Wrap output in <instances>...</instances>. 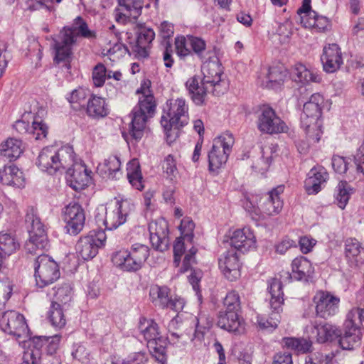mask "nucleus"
Instances as JSON below:
<instances>
[{
	"mask_svg": "<svg viewBox=\"0 0 364 364\" xmlns=\"http://www.w3.org/2000/svg\"><path fill=\"white\" fill-rule=\"evenodd\" d=\"M19 247L20 245L14 235L0 232V250L5 255H12Z\"/></svg>",
	"mask_w": 364,
	"mask_h": 364,
	"instance_id": "37998d69",
	"label": "nucleus"
},
{
	"mask_svg": "<svg viewBox=\"0 0 364 364\" xmlns=\"http://www.w3.org/2000/svg\"><path fill=\"white\" fill-rule=\"evenodd\" d=\"M328 178V173L322 168H313L308 173L304 187L308 194H316L321 190V186Z\"/></svg>",
	"mask_w": 364,
	"mask_h": 364,
	"instance_id": "cd10ccee",
	"label": "nucleus"
},
{
	"mask_svg": "<svg viewBox=\"0 0 364 364\" xmlns=\"http://www.w3.org/2000/svg\"><path fill=\"white\" fill-rule=\"evenodd\" d=\"M67 174L70 176L69 181L73 189L78 191L87 187L92 181V171L88 170L86 166L81 162L75 161L74 156V164L70 166V169H65Z\"/></svg>",
	"mask_w": 364,
	"mask_h": 364,
	"instance_id": "4be33fe9",
	"label": "nucleus"
},
{
	"mask_svg": "<svg viewBox=\"0 0 364 364\" xmlns=\"http://www.w3.org/2000/svg\"><path fill=\"white\" fill-rule=\"evenodd\" d=\"M257 127L261 133L270 135L285 133L289 129L287 124L276 112L272 107L265 105L262 106L258 112Z\"/></svg>",
	"mask_w": 364,
	"mask_h": 364,
	"instance_id": "f8f14e48",
	"label": "nucleus"
},
{
	"mask_svg": "<svg viewBox=\"0 0 364 364\" xmlns=\"http://www.w3.org/2000/svg\"><path fill=\"white\" fill-rule=\"evenodd\" d=\"M235 144V138L232 134L225 132L213 140V146L230 155Z\"/></svg>",
	"mask_w": 364,
	"mask_h": 364,
	"instance_id": "8fccbe9b",
	"label": "nucleus"
},
{
	"mask_svg": "<svg viewBox=\"0 0 364 364\" xmlns=\"http://www.w3.org/2000/svg\"><path fill=\"white\" fill-rule=\"evenodd\" d=\"M72 296V288L71 287L65 284L60 287H58L55 293V301L60 302L63 304H67L70 301Z\"/></svg>",
	"mask_w": 364,
	"mask_h": 364,
	"instance_id": "0e129e2a",
	"label": "nucleus"
},
{
	"mask_svg": "<svg viewBox=\"0 0 364 364\" xmlns=\"http://www.w3.org/2000/svg\"><path fill=\"white\" fill-rule=\"evenodd\" d=\"M87 113L93 118L104 117L108 114V108L105 100L93 95L87 103Z\"/></svg>",
	"mask_w": 364,
	"mask_h": 364,
	"instance_id": "e433bc0d",
	"label": "nucleus"
},
{
	"mask_svg": "<svg viewBox=\"0 0 364 364\" xmlns=\"http://www.w3.org/2000/svg\"><path fill=\"white\" fill-rule=\"evenodd\" d=\"M168 345L167 338L159 336L158 338L149 341L147 347L150 353L161 364H164L166 361V346Z\"/></svg>",
	"mask_w": 364,
	"mask_h": 364,
	"instance_id": "473e14b6",
	"label": "nucleus"
},
{
	"mask_svg": "<svg viewBox=\"0 0 364 364\" xmlns=\"http://www.w3.org/2000/svg\"><path fill=\"white\" fill-rule=\"evenodd\" d=\"M106 235L104 231L90 232L81 237L75 245L77 256L84 260H89L96 256L98 248L105 245Z\"/></svg>",
	"mask_w": 364,
	"mask_h": 364,
	"instance_id": "4468645a",
	"label": "nucleus"
},
{
	"mask_svg": "<svg viewBox=\"0 0 364 364\" xmlns=\"http://www.w3.org/2000/svg\"><path fill=\"white\" fill-rule=\"evenodd\" d=\"M13 285L8 278L0 279V310L4 308L11 297Z\"/></svg>",
	"mask_w": 364,
	"mask_h": 364,
	"instance_id": "6e6d98bb",
	"label": "nucleus"
},
{
	"mask_svg": "<svg viewBox=\"0 0 364 364\" xmlns=\"http://www.w3.org/2000/svg\"><path fill=\"white\" fill-rule=\"evenodd\" d=\"M287 71L283 67H272L267 69L266 80H263L262 85L267 88L277 89L287 79Z\"/></svg>",
	"mask_w": 364,
	"mask_h": 364,
	"instance_id": "2f4dec72",
	"label": "nucleus"
},
{
	"mask_svg": "<svg viewBox=\"0 0 364 364\" xmlns=\"http://www.w3.org/2000/svg\"><path fill=\"white\" fill-rule=\"evenodd\" d=\"M311 0H303L302 6L298 10L301 23L304 27L314 28L319 32H325L331 28L328 18L319 16L311 10Z\"/></svg>",
	"mask_w": 364,
	"mask_h": 364,
	"instance_id": "dca6fc26",
	"label": "nucleus"
},
{
	"mask_svg": "<svg viewBox=\"0 0 364 364\" xmlns=\"http://www.w3.org/2000/svg\"><path fill=\"white\" fill-rule=\"evenodd\" d=\"M224 306L225 311L240 312L241 306L239 294L235 291L228 292L224 299Z\"/></svg>",
	"mask_w": 364,
	"mask_h": 364,
	"instance_id": "4d7b16f0",
	"label": "nucleus"
},
{
	"mask_svg": "<svg viewBox=\"0 0 364 364\" xmlns=\"http://www.w3.org/2000/svg\"><path fill=\"white\" fill-rule=\"evenodd\" d=\"M186 87L193 102L197 105L204 103L207 92H210L209 85H205L204 80L196 76L189 78L186 82Z\"/></svg>",
	"mask_w": 364,
	"mask_h": 364,
	"instance_id": "a878e982",
	"label": "nucleus"
},
{
	"mask_svg": "<svg viewBox=\"0 0 364 364\" xmlns=\"http://www.w3.org/2000/svg\"><path fill=\"white\" fill-rule=\"evenodd\" d=\"M150 81H144L136 93L141 95L138 105L132 112L129 132L136 140L141 139L149 117L154 114L156 108L154 97L150 90Z\"/></svg>",
	"mask_w": 364,
	"mask_h": 364,
	"instance_id": "f257e3e1",
	"label": "nucleus"
},
{
	"mask_svg": "<svg viewBox=\"0 0 364 364\" xmlns=\"http://www.w3.org/2000/svg\"><path fill=\"white\" fill-rule=\"evenodd\" d=\"M337 328L330 323L318 324L314 326L313 333H316L318 343H325L332 340L337 335Z\"/></svg>",
	"mask_w": 364,
	"mask_h": 364,
	"instance_id": "a18cd8bd",
	"label": "nucleus"
},
{
	"mask_svg": "<svg viewBox=\"0 0 364 364\" xmlns=\"http://www.w3.org/2000/svg\"><path fill=\"white\" fill-rule=\"evenodd\" d=\"M291 267V277L298 280L310 276L314 272L310 261L302 256L296 257L292 261Z\"/></svg>",
	"mask_w": 364,
	"mask_h": 364,
	"instance_id": "c9c22d12",
	"label": "nucleus"
},
{
	"mask_svg": "<svg viewBox=\"0 0 364 364\" xmlns=\"http://www.w3.org/2000/svg\"><path fill=\"white\" fill-rule=\"evenodd\" d=\"M107 73L105 65L102 63L97 64L92 71V80L96 87H101L104 85Z\"/></svg>",
	"mask_w": 364,
	"mask_h": 364,
	"instance_id": "052dcab7",
	"label": "nucleus"
},
{
	"mask_svg": "<svg viewBox=\"0 0 364 364\" xmlns=\"http://www.w3.org/2000/svg\"><path fill=\"white\" fill-rule=\"evenodd\" d=\"M292 34V25L289 21H285L278 26L276 31V36L280 43H287L289 41Z\"/></svg>",
	"mask_w": 364,
	"mask_h": 364,
	"instance_id": "bf43d9fd",
	"label": "nucleus"
},
{
	"mask_svg": "<svg viewBox=\"0 0 364 364\" xmlns=\"http://www.w3.org/2000/svg\"><path fill=\"white\" fill-rule=\"evenodd\" d=\"M63 29H71L73 31L74 38H75L76 33L87 38L95 37L94 32L88 28L87 23L80 16L77 17L75 19L72 27L64 28Z\"/></svg>",
	"mask_w": 364,
	"mask_h": 364,
	"instance_id": "864d4df0",
	"label": "nucleus"
},
{
	"mask_svg": "<svg viewBox=\"0 0 364 364\" xmlns=\"http://www.w3.org/2000/svg\"><path fill=\"white\" fill-rule=\"evenodd\" d=\"M0 328L5 333L16 336L19 343H26L31 338L25 318L15 311H8L1 314Z\"/></svg>",
	"mask_w": 364,
	"mask_h": 364,
	"instance_id": "9d476101",
	"label": "nucleus"
},
{
	"mask_svg": "<svg viewBox=\"0 0 364 364\" xmlns=\"http://www.w3.org/2000/svg\"><path fill=\"white\" fill-rule=\"evenodd\" d=\"M40 350L37 348L28 349L23 353L21 364H40Z\"/></svg>",
	"mask_w": 364,
	"mask_h": 364,
	"instance_id": "338daca9",
	"label": "nucleus"
},
{
	"mask_svg": "<svg viewBox=\"0 0 364 364\" xmlns=\"http://www.w3.org/2000/svg\"><path fill=\"white\" fill-rule=\"evenodd\" d=\"M30 130V135L36 140H41L46 137L48 127L39 116H36L32 121Z\"/></svg>",
	"mask_w": 364,
	"mask_h": 364,
	"instance_id": "603ef678",
	"label": "nucleus"
},
{
	"mask_svg": "<svg viewBox=\"0 0 364 364\" xmlns=\"http://www.w3.org/2000/svg\"><path fill=\"white\" fill-rule=\"evenodd\" d=\"M155 33L152 28L142 27L138 32L136 38L137 46L140 48H146L154 39Z\"/></svg>",
	"mask_w": 364,
	"mask_h": 364,
	"instance_id": "13d9d810",
	"label": "nucleus"
},
{
	"mask_svg": "<svg viewBox=\"0 0 364 364\" xmlns=\"http://www.w3.org/2000/svg\"><path fill=\"white\" fill-rule=\"evenodd\" d=\"M284 347L296 352L297 353H306L311 350L312 343L305 338L293 337L284 338L282 341Z\"/></svg>",
	"mask_w": 364,
	"mask_h": 364,
	"instance_id": "ea45409f",
	"label": "nucleus"
},
{
	"mask_svg": "<svg viewBox=\"0 0 364 364\" xmlns=\"http://www.w3.org/2000/svg\"><path fill=\"white\" fill-rule=\"evenodd\" d=\"M333 355L316 353L306 359L305 364H333Z\"/></svg>",
	"mask_w": 364,
	"mask_h": 364,
	"instance_id": "e2e57ef3",
	"label": "nucleus"
},
{
	"mask_svg": "<svg viewBox=\"0 0 364 364\" xmlns=\"http://www.w3.org/2000/svg\"><path fill=\"white\" fill-rule=\"evenodd\" d=\"M48 318L51 324L56 328H61L65 326L66 320L61 306L57 301L52 302L48 311Z\"/></svg>",
	"mask_w": 364,
	"mask_h": 364,
	"instance_id": "de8ad7c7",
	"label": "nucleus"
},
{
	"mask_svg": "<svg viewBox=\"0 0 364 364\" xmlns=\"http://www.w3.org/2000/svg\"><path fill=\"white\" fill-rule=\"evenodd\" d=\"M75 41L73 31L71 29H63L58 39L54 42V61L57 63L69 62L73 54L72 48Z\"/></svg>",
	"mask_w": 364,
	"mask_h": 364,
	"instance_id": "6ab92c4d",
	"label": "nucleus"
},
{
	"mask_svg": "<svg viewBox=\"0 0 364 364\" xmlns=\"http://www.w3.org/2000/svg\"><path fill=\"white\" fill-rule=\"evenodd\" d=\"M74 164V151L71 146H65L60 149L55 146L43 148L37 159L36 165L42 171L54 174L58 171L70 169Z\"/></svg>",
	"mask_w": 364,
	"mask_h": 364,
	"instance_id": "20e7f679",
	"label": "nucleus"
},
{
	"mask_svg": "<svg viewBox=\"0 0 364 364\" xmlns=\"http://www.w3.org/2000/svg\"><path fill=\"white\" fill-rule=\"evenodd\" d=\"M323 70L328 73L337 71L343 63L341 48L336 43L326 46L321 57Z\"/></svg>",
	"mask_w": 364,
	"mask_h": 364,
	"instance_id": "5701e85b",
	"label": "nucleus"
},
{
	"mask_svg": "<svg viewBox=\"0 0 364 364\" xmlns=\"http://www.w3.org/2000/svg\"><path fill=\"white\" fill-rule=\"evenodd\" d=\"M162 168L166 177L170 181H174L178 176L176 162L172 156L168 155L165 158L162 164Z\"/></svg>",
	"mask_w": 364,
	"mask_h": 364,
	"instance_id": "5fc2aeb1",
	"label": "nucleus"
},
{
	"mask_svg": "<svg viewBox=\"0 0 364 364\" xmlns=\"http://www.w3.org/2000/svg\"><path fill=\"white\" fill-rule=\"evenodd\" d=\"M188 107L183 98L172 99L166 103L161 124L169 142L178 136L179 128L188 123Z\"/></svg>",
	"mask_w": 364,
	"mask_h": 364,
	"instance_id": "39448f33",
	"label": "nucleus"
},
{
	"mask_svg": "<svg viewBox=\"0 0 364 364\" xmlns=\"http://www.w3.org/2000/svg\"><path fill=\"white\" fill-rule=\"evenodd\" d=\"M24 150L22 141L16 138H8L0 144V154L10 161L18 159Z\"/></svg>",
	"mask_w": 364,
	"mask_h": 364,
	"instance_id": "7c9ffc66",
	"label": "nucleus"
},
{
	"mask_svg": "<svg viewBox=\"0 0 364 364\" xmlns=\"http://www.w3.org/2000/svg\"><path fill=\"white\" fill-rule=\"evenodd\" d=\"M149 231L153 247L161 252L167 250L169 242L167 222L164 219L152 221L149 225Z\"/></svg>",
	"mask_w": 364,
	"mask_h": 364,
	"instance_id": "aec40b11",
	"label": "nucleus"
},
{
	"mask_svg": "<svg viewBox=\"0 0 364 364\" xmlns=\"http://www.w3.org/2000/svg\"><path fill=\"white\" fill-rule=\"evenodd\" d=\"M138 329L147 343L161 336L158 324L152 319L141 318L139 321Z\"/></svg>",
	"mask_w": 364,
	"mask_h": 364,
	"instance_id": "4c0bfd02",
	"label": "nucleus"
},
{
	"mask_svg": "<svg viewBox=\"0 0 364 364\" xmlns=\"http://www.w3.org/2000/svg\"><path fill=\"white\" fill-rule=\"evenodd\" d=\"M230 244L236 250L246 252L255 248V236L250 228H243L235 230L230 237Z\"/></svg>",
	"mask_w": 364,
	"mask_h": 364,
	"instance_id": "393cba45",
	"label": "nucleus"
},
{
	"mask_svg": "<svg viewBox=\"0 0 364 364\" xmlns=\"http://www.w3.org/2000/svg\"><path fill=\"white\" fill-rule=\"evenodd\" d=\"M74 350L72 352L73 358L78 360L82 363L88 361L89 352L86 348L80 344L75 345Z\"/></svg>",
	"mask_w": 364,
	"mask_h": 364,
	"instance_id": "774afa93",
	"label": "nucleus"
},
{
	"mask_svg": "<svg viewBox=\"0 0 364 364\" xmlns=\"http://www.w3.org/2000/svg\"><path fill=\"white\" fill-rule=\"evenodd\" d=\"M120 166L119 159L117 156H109L98 165L97 170L101 174L107 175L109 178H117L122 175Z\"/></svg>",
	"mask_w": 364,
	"mask_h": 364,
	"instance_id": "f704fd0d",
	"label": "nucleus"
},
{
	"mask_svg": "<svg viewBox=\"0 0 364 364\" xmlns=\"http://www.w3.org/2000/svg\"><path fill=\"white\" fill-rule=\"evenodd\" d=\"M218 325L221 328L235 333H241L245 331L243 319L237 311L220 313Z\"/></svg>",
	"mask_w": 364,
	"mask_h": 364,
	"instance_id": "bb28decb",
	"label": "nucleus"
},
{
	"mask_svg": "<svg viewBox=\"0 0 364 364\" xmlns=\"http://www.w3.org/2000/svg\"><path fill=\"white\" fill-rule=\"evenodd\" d=\"M88 95L87 90L79 87L70 94L68 100L74 109L79 110L85 107Z\"/></svg>",
	"mask_w": 364,
	"mask_h": 364,
	"instance_id": "3c124183",
	"label": "nucleus"
},
{
	"mask_svg": "<svg viewBox=\"0 0 364 364\" xmlns=\"http://www.w3.org/2000/svg\"><path fill=\"white\" fill-rule=\"evenodd\" d=\"M195 224L189 218H183L181 222V237L176 239L173 245V264L178 267L181 256L185 254L182 266L179 269L181 273L187 272L195 263V255L197 249L192 245Z\"/></svg>",
	"mask_w": 364,
	"mask_h": 364,
	"instance_id": "7ed1b4c3",
	"label": "nucleus"
},
{
	"mask_svg": "<svg viewBox=\"0 0 364 364\" xmlns=\"http://www.w3.org/2000/svg\"><path fill=\"white\" fill-rule=\"evenodd\" d=\"M35 279L39 287L53 283L60 277L58 264L47 255L41 254L34 264Z\"/></svg>",
	"mask_w": 364,
	"mask_h": 364,
	"instance_id": "9b49d317",
	"label": "nucleus"
},
{
	"mask_svg": "<svg viewBox=\"0 0 364 364\" xmlns=\"http://www.w3.org/2000/svg\"><path fill=\"white\" fill-rule=\"evenodd\" d=\"M291 76L292 79L302 85L309 82H319L321 77L316 73L308 69L303 64H296L291 69Z\"/></svg>",
	"mask_w": 364,
	"mask_h": 364,
	"instance_id": "c756f323",
	"label": "nucleus"
},
{
	"mask_svg": "<svg viewBox=\"0 0 364 364\" xmlns=\"http://www.w3.org/2000/svg\"><path fill=\"white\" fill-rule=\"evenodd\" d=\"M134 211V204L129 199H121L114 206H109L106 210L104 224L107 229L112 230L124 224L127 218Z\"/></svg>",
	"mask_w": 364,
	"mask_h": 364,
	"instance_id": "ddd939ff",
	"label": "nucleus"
},
{
	"mask_svg": "<svg viewBox=\"0 0 364 364\" xmlns=\"http://www.w3.org/2000/svg\"><path fill=\"white\" fill-rule=\"evenodd\" d=\"M0 181L6 186L21 188L24 186L23 172L15 166H4L0 169Z\"/></svg>",
	"mask_w": 364,
	"mask_h": 364,
	"instance_id": "c85d7f7f",
	"label": "nucleus"
},
{
	"mask_svg": "<svg viewBox=\"0 0 364 364\" xmlns=\"http://www.w3.org/2000/svg\"><path fill=\"white\" fill-rule=\"evenodd\" d=\"M205 85L211 87V92L215 95L223 94L228 89L227 82L221 79L223 68L218 61L205 62L202 65Z\"/></svg>",
	"mask_w": 364,
	"mask_h": 364,
	"instance_id": "2eb2a0df",
	"label": "nucleus"
},
{
	"mask_svg": "<svg viewBox=\"0 0 364 364\" xmlns=\"http://www.w3.org/2000/svg\"><path fill=\"white\" fill-rule=\"evenodd\" d=\"M127 176L132 187L139 191H141L144 188L143 176L139 162L136 159H133L127 164Z\"/></svg>",
	"mask_w": 364,
	"mask_h": 364,
	"instance_id": "72a5a7b5",
	"label": "nucleus"
},
{
	"mask_svg": "<svg viewBox=\"0 0 364 364\" xmlns=\"http://www.w3.org/2000/svg\"><path fill=\"white\" fill-rule=\"evenodd\" d=\"M170 290L166 287L155 286L150 290V296L152 302L161 308L168 305Z\"/></svg>",
	"mask_w": 364,
	"mask_h": 364,
	"instance_id": "c03bdc74",
	"label": "nucleus"
},
{
	"mask_svg": "<svg viewBox=\"0 0 364 364\" xmlns=\"http://www.w3.org/2000/svg\"><path fill=\"white\" fill-rule=\"evenodd\" d=\"M229 155L213 146L208 154L209 169L216 171L221 168L228 161Z\"/></svg>",
	"mask_w": 364,
	"mask_h": 364,
	"instance_id": "49530a36",
	"label": "nucleus"
},
{
	"mask_svg": "<svg viewBox=\"0 0 364 364\" xmlns=\"http://www.w3.org/2000/svg\"><path fill=\"white\" fill-rule=\"evenodd\" d=\"M63 220L70 235H77L83 228L85 221V212L77 203H70L63 210Z\"/></svg>",
	"mask_w": 364,
	"mask_h": 364,
	"instance_id": "a211bd4d",
	"label": "nucleus"
},
{
	"mask_svg": "<svg viewBox=\"0 0 364 364\" xmlns=\"http://www.w3.org/2000/svg\"><path fill=\"white\" fill-rule=\"evenodd\" d=\"M313 301L316 315L321 318H328L338 311L340 298L329 291H317Z\"/></svg>",
	"mask_w": 364,
	"mask_h": 364,
	"instance_id": "f3484780",
	"label": "nucleus"
},
{
	"mask_svg": "<svg viewBox=\"0 0 364 364\" xmlns=\"http://www.w3.org/2000/svg\"><path fill=\"white\" fill-rule=\"evenodd\" d=\"M149 256V248L141 243H134L130 250H120L112 257L113 263L125 271L140 269Z\"/></svg>",
	"mask_w": 364,
	"mask_h": 364,
	"instance_id": "0eeeda50",
	"label": "nucleus"
},
{
	"mask_svg": "<svg viewBox=\"0 0 364 364\" xmlns=\"http://www.w3.org/2000/svg\"><path fill=\"white\" fill-rule=\"evenodd\" d=\"M284 186H278L267 194L261 197L257 202V207L252 206V202L246 204V209L256 216H272L278 215L283 208V200L281 194L284 192Z\"/></svg>",
	"mask_w": 364,
	"mask_h": 364,
	"instance_id": "6e6552de",
	"label": "nucleus"
},
{
	"mask_svg": "<svg viewBox=\"0 0 364 364\" xmlns=\"http://www.w3.org/2000/svg\"><path fill=\"white\" fill-rule=\"evenodd\" d=\"M219 268L225 277L235 281L240 277V264L237 253L232 250L224 253L218 259Z\"/></svg>",
	"mask_w": 364,
	"mask_h": 364,
	"instance_id": "b1692460",
	"label": "nucleus"
},
{
	"mask_svg": "<svg viewBox=\"0 0 364 364\" xmlns=\"http://www.w3.org/2000/svg\"><path fill=\"white\" fill-rule=\"evenodd\" d=\"M176 49L178 55L186 56L191 53V44L189 36L177 37L175 41Z\"/></svg>",
	"mask_w": 364,
	"mask_h": 364,
	"instance_id": "680f3d73",
	"label": "nucleus"
},
{
	"mask_svg": "<svg viewBox=\"0 0 364 364\" xmlns=\"http://www.w3.org/2000/svg\"><path fill=\"white\" fill-rule=\"evenodd\" d=\"M179 327V321H178V316L173 318L168 325V332L171 334V339L174 342V343H176V342L174 341V339L178 340L179 341V339H182V343H186V339L184 338V335L182 333H178L176 331Z\"/></svg>",
	"mask_w": 364,
	"mask_h": 364,
	"instance_id": "69168bd1",
	"label": "nucleus"
},
{
	"mask_svg": "<svg viewBox=\"0 0 364 364\" xmlns=\"http://www.w3.org/2000/svg\"><path fill=\"white\" fill-rule=\"evenodd\" d=\"M364 328V309L353 308L348 311L345 322V328L350 330H360Z\"/></svg>",
	"mask_w": 364,
	"mask_h": 364,
	"instance_id": "a19ab883",
	"label": "nucleus"
},
{
	"mask_svg": "<svg viewBox=\"0 0 364 364\" xmlns=\"http://www.w3.org/2000/svg\"><path fill=\"white\" fill-rule=\"evenodd\" d=\"M335 197L338 205L341 209H343L347 205L350 194L352 193V188L346 181H340L336 188Z\"/></svg>",
	"mask_w": 364,
	"mask_h": 364,
	"instance_id": "09e8293b",
	"label": "nucleus"
},
{
	"mask_svg": "<svg viewBox=\"0 0 364 364\" xmlns=\"http://www.w3.org/2000/svg\"><path fill=\"white\" fill-rule=\"evenodd\" d=\"M364 248L361 243L355 238H349L345 242L346 257L352 262H358L361 259V253Z\"/></svg>",
	"mask_w": 364,
	"mask_h": 364,
	"instance_id": "79ce46f5",
	"label": "nucleus"
},
{
	"mask_svg": "<svg viewBox=\"0 0 364 364\" xmlns=\"http://www.w3.org/2000/svg\"><path fill=\"white\" fill-rule=\"evenodd\" d=\"M142 7V0L119 1V7L114 10L116 21L124 24L132 20H136L141 15Z\"/></svg>",
	"mask_w": 364,
	"mask_h": 364,
	"instance_id": "412c9836",
	"label": "nucleus"
},
{
	"mask_svg": "<svg viewBox=\"0 0 364 364\" xmlns=\"http://www.w3.org/2000/svg\"><path fill=\"white\" fill-rule=\"evenodd\" d=\"M268 291L271 296V313L267 318L262 316H257V323L261 329H275L281 321L280 313L282 311L284 304L282 284L277 278L271 279L269 282Z\"/></svg>",
	"mask_w": 364,
	"mask_h": 364,
	"instance_id": "423d86ee",
	"label": "nucleus"
},
{
	"mask_svg": "<svg viewBox=\"0 0 364 364\" xmlns=\"http://www.w3.org/2000/svg\"><path fill=\"white\" fill-rule=\"evenodd\" d=\"M26 222L28 225L29 239L25 244V250L29 254L37 255L48 245L44 225L33 211L26 214Z\"/></svg>",
	"mask_w": 364,
	"mask_h": 364,
	"instance_id": "1a4fd4ad",
	"label": "nucleus"
},
{
	"mask_svg": "<svg viewBox=\"0 0 364 364\" xmlns=\"http://www.w3.org/2000/svg\"><path fill=\"white\" fill-rule=\"evenodd\" d=\"M324 98L318 93L313 94L304 105L301 114V126L310 143L318 142L323 134L321 119Z\"/></svg>",
	"mask_w": 364,
	"mask_h": 364,
	"instance_id": "f03ea898",
	"label": "nucleus"
},
{
	"mask_svg": "<svg viewBox=\"0 0 364 364\" xmlns=\"http://www.w3.org/2000/svg\"><path fill=\"white\" fill-rule=\"evenodd\" d=\"M362 333L360 330H345L343 336L338 339L339 346L344 350H351L360 344Z\"/></svg>",
	"mask_w": 364,
	"mask_h": 364,
	"instance_id": "58836bf2",
	"label": "nucleus"
}]
</instances>
